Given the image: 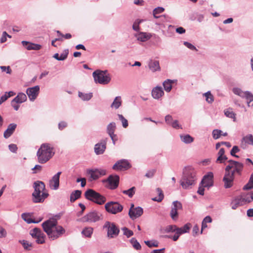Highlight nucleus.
I'll use <instances>...</instances> for the list:
<instances>
[{
    "label": "nucleus",
    "instance_id": "2f4dec72",
    "mask_svg": "<svg viewBox=\"0 0 253 253\" xmlns=\"http://www.w3.org/2000/svg\"><path fill=\"white\" fill-rule=\"evenodd\" d=\"M27 100V96L24 93H19L16 97L13 99V102L22 103Z\"/></svg>",
    "mask_w": 253,
    "mask_h": 253
},
{
    "label": "nucleus",
    "instance_id": "37998d69",
    "mask_svg": "<svg viewBox=\"0 0 253 253\" xmlns=\"http://www.w3.org/2000/svg\"><path fill=\"white\" fill-rule=\"evenodd\" d=\"M156 190L159 194V196H158V197H155L154 198H153L152 200L154 201L161 202L163 200V199L164 198V196L163 193V191L161 190V189L160 188H157Z\"/></svg>",
    "mask_w": 253,
    "mask_h": 253
},
{
    "label": "nucleus",
    "instance_id": "393cba45",
    "mask_svg": "<svg viewBox=\"0 0 253 253\" xmlns=\"http://www.w3.org/2000/svg\"><path fill=\"white\" fill-rule=\"evenodd\" d=\"M244 205L251 203L253 201V192L239 195Z\"/></svg>",
    "mask_w": 253,
    "mask_h": 253
},
{
    "label": "nucleus",
    "instance_id": "c9c22d12",
    "mask_svg": "<svg viewBox=\"0 0 253 253\" xmlns=\"http://www.w3.org/2000/svg\"><path fill=\"white\" fill-rule=\"evenodd\" d=\"M212 137L214 139H218L221 135L227 136V133H222V131L220 129H215L213 130L212 132Z\"/></svg>",
    "mask_w": 253,
    "mask_h": 253
},
{
    "label": "nucleus",
    "instance_id": "58836bf2",
    "mask_svg": "<svg viewBox=\"0 0 253 253\" xmlns=\"http://www.w3.org/2000/svg\"><path fill=\"white\" fill-rule=\"evenodd\" d=\"M245 142V143L248 144L253 146V135L251 134H249L243 137L242 139V142Z\"/></svg>",
    "mask_w": 253,
    "mask_h": 253
},
{
    "label": "nucleus",
    "instance_id": "4c0bfd02",
    "mask_svg": "<svg viewBox=\"0 0 253 253\" xmlns=\"http://www.w3.org/2000/svg\"><path fill=\"white\" fill-rule=\"evenodd\" d=\"M93 229L91 227H87L84 228L82 231V234L85 237H91L93 233Z\"/></svg>",
    "mask_w": 253,
    "mask_h": 253
},
{
    "label": "nucleus",
    "instance_id": "2eb2a0df",
    "mask_svg": "<svg viewBox=\"0 0 253 253\" xmlns=\"http://www.w3.org/2000/svg\"><path fill=\"white\" fill-rule=\"evenodd\" d=\"M232 91L235 94L242 98L249 99L250 101H253V94L249 91H243L241 89L238 87H234Z\"/></svg>",
    "mask_w": 253,
    "mask_h": 253
},
{
    "label": "nucleus",
    "instance_id": "5701e85b",
    "mask_svg": "<svg viewBox=\"0 0 253 253\" xmlns=\"http://www.w3.org/2000/svg\"><path fill=\"white\" fill-rule=\"evenodd\" d=\"M35 194L37 195L38 193L46 192L45 189V185L43 182L37 181L34 183Z\"/></svg>",
    "mask_w": 253,
    "mask_h": 253
},
{
    "label": "nucleus",
    "instance_id": "a18cd8bd",
    "mask_svg": "<svg viewBox=\"0 0 253 253\" xmlns=\"http://www.w3.org/2000/svg\"><path fill=\"white\" fill-rule=\"evenodd\" d=\"M135 192V187H132L128 190H123L122 193L127 195L129 198H132Z\"/></svg>",
    "mask_w": 253,
    "mask_h": 253
},
{
    "label": "nucleus",
    "instance_id": "6e6d98bb",
    "mask_svg": "<svg viewBox=\"0 0 253 253\" xmlns=\"http://www.w3.org/2000/svg\"><path fill=\"white\" fill-rule=\"evenodd\" d=\"M230 161H234V160H230L228 161L229 164L227 166L225 169V173H231L230 170L233 168L234 164H232Z\"/></svg>",
    "mask_w": 253,
    "mask_h": 253
},
{
    "label": "nucleus",
    "instance_id": "603ef678",
    "mask_svg": "<svg viewBox=\"0 0 253 253\" xmlns=\"http://www.w3.org/2000/svg\"><path fill=\"white\" fill-rule=\"evenodd\" d=\"M122 230L123 231L124 235L126 236L127 238H129L133 235V231L126 227H123Z\"/></svg>",
    "mask_w": 253,
    "mask_h": 253
},
{
    "label": "nucleus",
    "instance_id": "f257e3e1",
    "mask_svg": "<svg viewBox=\"0 0 253 253\" xmlns=\"http://www.w3.org/2000/svg\"><path fill=\"white\" fill-rule=\"evenodd\" d=\"M61 216V214L56 215L42 224L44 232L48 236V237L52 240L58 238L63 233V227L58 225L57 221L60 218Z\"/></svg>",
    "mask_w": 253,
    "mask_h": 253
},
{
    "label": "nucleus",
    "instance_id": "774afa93",
    "mask_svg": "<svg viewBox=\"0 0 253 253\" xmlns=\"http://www.w3.org/2000/svg\"><path fill=\"white\" fill-rule=\"evenodd\" d=\"M165 121L166 122L169 124L170 125L172 122V117L171 116L169 115H168L165 117Z\"/></svg>",
    "mask_w": 253,
    "mask_h": 253
},
{
    "label": "nucleus",
    "instance_id": "09e8293b",
    "mask_svg": "<svg viewBox=\"0 0 253 253\" xmlns=\"http://www.w3.org/2000/svg\"><path fill=\"white\" fill-rule=\"evenodd\" d=\"M206 97V100L209 103H211L214 101L213 96L211 94L210 91L204 94Z\"/></svg>",
    "mask_w": 253,
    "mask_h": 253
},
{
    "label": "nucleus",
    "instance_id": "a211bd4d",
    "mask_svg": "<svg viewBox=\"0 0 253 253\" xmlns=\"http://www.w3.org/2000/svg\"><path fill=\"white\" fill-rule=\"evenodd\" d=\"M234 178L235 177L233 176V173H225L223 178L225 188L228 189L232 187Z\"/></svg>",
    "mask_w": 253,
    "mask_h": 253
},
{
    "label": "nucleus",
    "instance_id": "5fc2aeb1",
    "mask_svg": "<svg viewBox=\"0 0 253 253\" xmlns=\"http://www.w3.org/2000/svg\"><path fill=\"white\" fill-rule=\"evenodd\" d=\"M176 226L175 225H168L166 228V232L167 233L176 232Z\"/></svg>",
    "mask_w": 253,
    "mask_h": 253
},
{
    "label": "nucleus",
    "instance_id": "6ab92c4d",
    "mask_svg": "<svg viewBox=\"0 0 253 253\" xmlns=\"http://www.w3.org/2000/svg\"><path fill=\"white\" fill-rule=\"evenodd\" d=\"M234 164L233 170L231 171V173H233V176L235 177V174L241 175L242 172L243 170L244 165L237 161H230Z\"/></svg>",
    "mask_w": 253,
    "mask_h": 253
},
{
    "label": "nucleus",
    "instance_id": "f8f14e48",
    "mask_svg": "<svg viewBox=\"0 0 253 253\" xmlns=\"http://www.w3.org/2000/svg\"><path fill=\"white\" fill-rule=\"evenodd\" d=\"M182 209V205L180 202L178 201L173 202L171 209L170 211V216L173 220L175 221L178 219V210Z\"/></svg>",
    "mask_w": 253,
    "mask_h": 253
},
{
    "label": "nucleus",
    "instance_id": "e2e57ef3",
    "mask_svg": "<svg viewBox=\"0 0 253 253\" xmlns=\"http://www.w3.org/2000/svg\"><path fill=\"white\" fill-rule=\"evenodd\" d=\"M0 68L1 69L2 72H6L7 74H11L12 71L9 66H0Z\"/></svg>",
    "mask_w": 253,
    "mask_h": 253
},
{
    "label": "nucleus",
    "instance_id": "052dcab7",
    "mask_svg": "<svg viewBox=\"0 0 253 253\" xmlns=\"http://www.w3.org/2000/svg\"><path fill=\"white\" fill-rule=\"evenodd\" d=\"M44 235L42 234L39 237L36 238V242L38 244H43L44 243Z\"/></svg>",
    "mask_w": 253,
    "mask_h": 253
},
{
    "label": "nucleus",
    "instance_id": "7ed1b4c3",
    "mask_svg": "<svg viewBox=\"0 0 253 253\" xmlns=\"http://www.w3.org/2000/svg\"><path fill=\"white\" fill-rule=\"evenodd\" d=\"M54 154L53 148L50 144L48 143L42 144L37 153L38 162L41 164L45 163L52 157Z\"/></svg>",
    "mask_w": 253,
    "mask_h": 253
},
{
    "label": "nucleus",
    "instance_id": "338daca9",
    "mask_svg": "<svg viewBox=\"0 0 253 253\" xmlns=\"http://www.w3.org/2000/svg\"><path fill=\"white\" fill-rule=\"evenodd\" d=\"M155 172L156 170L155 169L149 170L145 174V176L148 178H151L154 176Z\"/></svg>",
    "mask_w": 253,
    "mask_h": 253
},
{
    "label": "nucleus",
    "instance_id": "0eeeda50",
    "mask_svg": "<svg viewBox=\"0 0 253 253\" xmlns=\"http://www.w3.org/2000/svg\"><path fill=\"white\" fill-rule=\"evenodd\" d=\"M102 219V214L95 210L91 211L82 217L83 221L89 223L96 222Z\"/></svg>",
    "mask_w": 253,
    "mask_h": 253
},
{
    "label": "nucleus",
    "instance_id": "49530a36",
    "mask_svg": "<svg viewBox=\"0 0 253 253\" xmlns=\"http://www.w3.org/2000/svg\"><path fill=\"white\" fill-rule=\"evenodd\" d=\"M30 234L33 237L36 238L43 233L40 229L35 228L31 231Z\"/></svg>",
    "mask_w": 253,
    "mask_h": 253
},
{
    "label": "nucleus",
    "instance_id": "bb28decb",
    "mask_svg": "<svg viewBox=\"0 0 253 253\" xmlns=\"http://www.w3.org/2000/svg\"><path fill=\"white\" fill-rule=\"evenodd\" d=\"M231 208L233 210L237 209L239 207L244 206L239 196L234 197L231 202Z\"/></svg>",
    "mask_w": 253,
    "mask_h": 253
},
{
    "label": "nucleus",
    "instance_id": "7c9ffc66",
    "mask_svg": "<svg viewBox=\"0 0 253 253\" xmlns=\"http://www.w3.org/2000/svg\"><path fill=\"white\" fill-rule=\"evenodd\" d=\"M82 194V191L79 190H76L72 192L70 197V201L71 203L74 202L76 200L79 199Z\"/></svg>",
    "mask_w": 253,
    "mask_h": 253
},
{
    "label": "nucleus",
    "instance_id": "9d476101",
    "mask_svg": "<svg viewBox=\"0 0 253 253\" xmlns=\"http://www.w3.org/2000/svg\"><path fill=\"white\" fill-rule=\"evenodd\" d=\"M143 213V210L140 207H137L134 208L133 204H131L128 211V215L129 217L133 220L136 219L142 215Z\"/></svg>",
    "mask_w": 253,
    "mask_h": 253
},
{
    "label": "nucleus",
    "instance_id": "cd10ccee",
    "mask_svg": "<svg viewBox=\"0 0 253 253\" xmlns=\"http://www.w3.org/2000/svg\"><path fill=\"white\" fill-rule=\"evenodd\" d=\"M17 125L15 124H10L8 125L7 129L4 132L3 136L5 138L9 137L14 132Z\"/></svg>",
    "mask_w": 253,
    "mask_h": 253
},
{
    "label": "nucleus",
    "instance_id": "0e129e2a",
    "mask_svg": "<svg viewBox=\"0 0 253 253\" xmlns=\"http://www.w3.org/2000/svg\"><path fill=\"white\" fill-rule=\"evenodd\" d=\"M240 151V149L237 146H234L230 151V154L232 156H234V154H236V153H238Z\"/></svg>",
    "mask_w": 253,
    "mask_h": 253
},
{
    "label": "nucleus",
    "instance_id": "a19ab883",
    "mask_svg": "<svg viewBox=\"0 0 253 253\" xmlns=\"http://www.w3.org/2000/svg\"><path fill=\"white\" fill-rule=\"evenodd\" d=\"M225 115L228 118L233 119L234 121H235L236 117L235 114L233 112L232 109L229 108L224 111Z\"/></svg>",
    "mask_w": 253,
    "mask_h": 253
},
{
    "label": "nucleus",
    "instance_id": "8fccbe9b",
    "mask_svg": "<svg viewBox=\"0 0 253 253\" xmlns=\"http://www.w3.org/2000/svg\"><path fill=\"white\" fill-rule=\"evenodd\" d=\"M145 244L149 248L157 247L159 242L156 240L146 241L144 242Z\"/></svg>",
    "mask_w": 253,
    "mask_h": 253
},
{
    "label": "nucleus",
    "instance_id": "13d9d810",
    "mask_svg": "<svg viewBox=\"0 0 253 253\" xmlns=\"http://www.w3.org/2000/svg\"><path fill=\"white\" fill-rule=\"evenodd\" d=\"M184 44L189 49H191V50H197L196 47L193 45V44H192L191 43L188 42H184Z\"/></svg>",
    "mask_w": 253,
    "mask_h": 253
},
{
    "label": "nucleus",
    "instance_id": "69168bd1",
    "mask_svg": "<svg viewBox=\"0 0 253 253\" xmlns=\"http://www.w3.org/2000/svg\"><path fill=\"white\" fill-rule=\"evenodd\" d=\"M196 20L200 23L202 22L204 19V15L202 14L196 13Z\"/></svg>",
    "mask_w": 253,
    "mask_h": 253
},
{
    "label": "nucleus",
    "instance_id": "f03ea898",
    "mask_svg": "<svg viewBox=\"0 0 253 253\" xmlns=\"http://www.w3.org/2000/svg\"><path fill=\"white\" fill-rule=\"evenodd\" d=\"M197 180L196 170L191 167H185L180 183L183 189H190Z\"/></svg>",
    "mask_w": 253,
    "mask_h": 253
},
{
    "label": "nucleus",
    "instance_id": "6e6552de",
    "mask_svg": "<svg viewBox=\"0 0 253 253\" xmlns=\"http://www.w3.org/2000/svg\"><path fill=\"white\" fill-rule=\"evenodd\" d=\"M103 228L107 229V236L110 238L116 237L120 233L119 229L114 222L106 221L103 225Z\"/></svg>",
    "mask_w": 253,
    "mask_h": 253
},
{
    "label": "nucleus",
    "instance_id": "4d7b16f0",
    "mask_svg": "<svg viewBox=\"0 0 253 253\" xmlns=\"http://www.w3.org/2000/svg\"><path fill=\"white\" fill-rule=\"evenodd\" d=\"M191 227V224L189 223H186L183 227H181V229L183 231L184 233L189 232L190 229Z\"/></svg>",
    "mask_w": 253,
    "mask_h": 253
},
{
    "label": "nucleus",
    "instance_id": "dca6fc26",
    "mask_svg": "<svg viewBox=\"0 0 253 253\" xmlns=\"http://www.w3.org/2000/svg\"><path fill=\"white\" fill-rule=\"evenodd\" d=\"M213 174L212 172H208L207 174L203 177L200 183V185L203 186V187H206L212 186L213 185Z\"/></svg>",
    "mask_w": 253,
    "mask_h": 253
},
{
    "label": "nucleus",
    "instance_id": "423d86ee",
    "mask_svg": "<svg viewBox=\"0 0 253 253\" xmlns=\"http://www.w3.org/2000/svg\"><path fill=\"white\" fill-rule=\"evenodd\" d=\"M105 209L109 213L116 214L121 212L124 207L118 202L110 201L105 205Z\"/></svg>",
    "mask_w": 253,
    "mask_h": 253
},
{
    "label": "nucleus",
    "instance_id": "c756f323",
    "mask_svg": "<svg viewBox=\"0 0 253 253\" xmlns=\"http://www.w3.org/2000/svg\"><path fill=\"white\" fill-rule=\"evenodd\" d=\"M175 81L176 80L167 79L163 82V85L166 92H169L170 91L172 88V84L175 83Z\"/></svg>",
    "mask_w": 253,
    "mask_h": 253
},
{
    "label": "nucleus",
    "instance_id": "aec40b11",
    "mask_svg": "<svg viewBox=\"0 0 253 253\" xmlns=\"http://www.w3.org/2000/svg\"><path fill=\"white\" fill-rule=\"evenodd\" d=\"M47 192L38 193L37 195L35 193H32V200L34 203H42L48 197Z\"/></svg>",
    "mask_w": 253,
    "mask_h": 253
},
{
    "label": "nucleus",
    "instance_id": "9b49d317",
    "mask_svg": "<svg viewBox=\"0 0 253 253\" xmlns=\"http://www.w3.org/2000/svg\"><path fill=\"white\" fill-rule=\"evenodd\" d=\"M106 169H91L87 170V173L90 175V178L92 180H97L100 176L106 175Z\"/></svg>",
    "mask_w": 253,
    "mask_h": 253
},
{
    "label": "nucleus",
    "instance_id": "b1692460",
    "mask_svg": "<svg viewBox=\"0 0 253 253\" xmlns=\"http://www.w3.org/2000/svg\"><path fill=\"white\" fill-rule=\"evenodd\" d=\"M116 128V124L114 122L110 123L107 126V131L109 136H110L114 144L115 143V140L114 137L116 135L114 134V132Z\"/></svg>",
    "mask_w": 253,
    "mask_h": 253
},
{
    "label": "nucleus",
    "instance_id": "f3484780",
    "mask_svg": "<svg viewBox=\"0 0 253 253\" xmlns=\"http://www.w3.org/2000/svg\"><path fill=\"white\" fill-rule=\"evenodd\" d=\"M40 92V86L36 85L32 87H29L27 89L26 93L29 98L31 101H34L37 97Z\"/></svg>",
    "mask_w": 253,
    "mask_h": 253
},
{
    "label": "nucleus",
    "instance_id": "4be33fe9",
    "mask_svg": "<svg viewBox=\"0 0 253 253\" xmlns=\"http://www.w3.org/2000/svg\"><path fill=\"white\" fill-rule=\"evenodd\" d=\"M151 94L153 98L159 99L164 95V92L161 86H157L152 89Z\"/></svg>",
    "mask_w": 253,
    "mask_h": 253
},
{
    "label": "nucleus",
    "instance_id": "ea45409f",
    "mask_svg": "<svg viewBox=\"0 0 253 253\" xmlns=\"http://www.w3.org/2000/svg\"><path fill=\"white\" fill-rule=\"evenodd\" d=\"M253 188V173H252L248 182L243 187V190H249Z\"/></svg>",
    "mask_w": 253,
    "mask_h": 253
},
{
    "label": "nucleus",
    "instance_id": "f704fd0d",
    "mask_svg": "<svg viewBox=\"0 0 253 253\" xmlns=\"http://www.w3.org/2000/svg\"><path fill=\"white\" fill-rule=\"evenodd\" d=\"M79 97L84 101H88L93 96L92 93H84L79 91L78 93Z\"/></svg>",
    "mask_w": 253,
    "mask_h": 253
},
{
    "label": "nucleus",
    "instance_id": "c85d7f7f",
    "mask_svg": "<svg viewBox=\"0 0 253 253\" xmlns=\"http://www.w3.org/2000/svg\"><path fill=\"white\" fill-rule=\"evenodd\" d=\"M148 66L150 70H151L153 72L160 71L161 69L159 62L157 60H151L149 62Z\"/></svg>",
    "mask_w": 253,
    "mask_h": 253
},
{
    "label": "nucleus",
    "instance_id": "39448f33",
    "mask_svg": "<svg viewBox=\"0 0 253 253\" xmlns=\"http://www.w3.org/2000/svg\"><path fill=\"white\" fill-rule=\"evenodd\" d=\"M84 196L87 200L99 205L104 204L106 201L105 197L91 189L85 192Z\"/></svg>",
    "mask_w": 253,
    "mask_h": 253
},
{
    "label": "nucleus",
    "instance_id": "412c9836",
    "mask_svg": "<svg viewBox=\"0 0 253 253\" xmlns=\"http://www.w3.org/2000/svg\"><path fill=\"white\" fill-rule=\"evenodd\" d=\"M61 172H58L54 175L52 178L49 182V185L51 189L56 190L59 187V177L61 174Z\"/></svg>",
    "mask_w": 253,
    "mask_h": 253
},
{
    "label": "nucleus",
    "instance_id": "864d4df0",
    "mask_svg": "<svg viewBox=\"0 0 253 253\" xmlns=\"http://www.w3.org/2000/svg\"><path fill=\"white\" fill-rule=\"evenodd\" d=\"M143 20L137 19L134 22L132 29L135 31H138L139 30V24L142 22Z\"/></svg>",
    "mask_w": 253,
    "mask_h": 253
},
{
    "label": "nucleus",
    "instance_id": "3c124183",
    "mask_svg": "<svg viewBox=\"0 0 253 253\" xmlns=\"http://www.w3.org/2000/svg\"><path fill=\"white\" fill-rule=\"evenodd\" d=\"M119 119L121 121L122 126L124 128L128 126V124L127 120L121 114L118 115Z\"/></svg>",
    "mask_w": 253,
    "mask_h": 253
},
{
    "label": "nucleus",
    "instance_id": "a878e982",
    "mask_svg": "<svg viewBox=\"0 0 253 253\" xmlns=\"http://www.w3.org/2000/svg\"><path fill=\"white\" fill-rule=\"evenodd\" d=\"M22 45L25 46L27 49L30 50H39L41 48V45L38 44H35L26 41L22 42Z\"/></svg>",
    "mask_w": 253,
    "mask_h": 253
},
{
    "label": "nucleus",
    "instance_id": "1a4fd4ad",
    "mask_svg": "<svg viewBox=\"0 0 253 253\" xmlns=\"http://www.w3.org/2000/svg\"><path fill=\"white\" fill-rule=\"evenodd\" d=\"M131 168V164L126 159L118 161L113 166L112 169L115 170H125Z\"/></svg>",
    "mask_w": 253,
    "mask_h": 253
},
{
    "label": "nucleus",
    "instance_id": "473e14b6",
    "mask_svg": "<svg viewBox=\"0 0 253 253\" xmlns=\"http://www.w3.org/2000/svg\"><path fill=\"white\" fill-rule=\"evenodd\" d=\"M151 37V35L150 34L141 32L138 35L137 39L138 41L144 42L149 40Z\"/></svg>",
    "mask_w": 253,
    "mask_h": 253
},
{
    "label": "nucleus",
    "instance_id": "72a5a7b5",
    "mask_svg": "<svg viewBox=\"0 0 253 253\" xmlns=\"http://www.w3.org/2000/svg\"><path fill=\"white\" fill-rule=\"evenodd\" d=\"M181 140L185 144H189L193 142L194 138L189 134L180 135Z\"/></svg>",
    "mask_w": 253,
    "mask_h": 253
},
{
    "label": "nucleus",
    "instance_id": "79ce46f5",
    "mask_svg": "<svg viewBox=\"0 0 253 253\" xmlns=\"http://www.w3.org/2000/svg\"><path fill=\"white\" fill-rule=\"evenodd\" d=\"M130 243L132 245L133 248L136 250H140L141 249V246L139 243L135 238H132L130 240Z\"/></svg>",
    "mask_w": 253,
    "mask_h": 253
},
{
    "label": "nucleus",
    "instance_id": "bf43d9fd",
    "mask_svg": "<svg viewBox=\"0 0 253 253\" xmlns=\"http://www.w3.org/2000/svg\"><path fill=\"white\" fill-rule=\"evenodd\" d=\"M220 158H219V160H218V157H217L216 160V163H224L225 161L227 160V157L225 155H222V156H220Z\"/></svg>",
    "mask_w": 253,
    "mask_h": 253
},
{
    "label": "nucleus",
    "instance_id": "20e7f679",
    "mask_svg": "<svg viewBox=\"0 0 253 253\" xmlns=\"http://www.w3.org/2000/svg\"><path fill=\"white\" fill-rule=\"evenodd\" d=\"M92 76L95 83L103 85L108 84L111 80L107 70H96L93 72Z\"/></svg>",
    "mask_w": 253,
    "mask_h": 253
},
{
    "label": "nucleus",
    "instance_id": "c03bdc74",
    "mask_svg": "<svg viewBox=\"0 0 253 253\" xmlns=\"http://www.w3.org/2000/svg\"><path fill=\"white\" fill-rule=\"evenodd\" d=\"M21 217H22V219L24 220H25V221H26L28 223H38L39 222V221L36 222V221L33 220L31 219V215H30L29 213H22L21 215Z\"/></svg>",
    "mask_w": 253,
    "mask_h": 253
},
{
    "label": "nucleus",
    "instance_id": "e433bc0d",
    "mask_svg": "<svg viewBox=\"0 0 253 253\" xmlns=\"http://www.w3.org/2000/svg\"><path fill=\"white\" fill-rule=\"evenodd\" d=\"M122 104V100L121 96H117L114 99L113 103L111 105L112 108L116 109H118Z\"/></svg>",
    "mask_w": 253,
    "mask_h": 253
},
{
    "label": "nucleus",
    "instance_id": "4468645a",
    "mask_svg": "<svg viewBox=\"0 0 253 253\" xmlns=\"http://www.w3.org/2000/svg\"><path fill=\"white\" fill-rule=\"evenodd\" d=\"M107 138L102 139L99 142L94 145V152L97 155H101L104 153L106 149Z\"/></svg>",
    "mask_w": 253,
    "mask_h": 253
},
{
    "label": "nucleus",
    "instance_id": "ddd939ff",
    "mask_svg": "<svg viewBox=\"0 0 253 253\" xmlns=\"http://www.w3.org/2000/svg\"><path fill=\"white\" fill-rule=\"evenodd\" d=\"M120 177L118 175H110L108 177L103 180V182H108L110 189H116L119 184Z\"/></svg>",
    "mask_w": 253,
    "mask_h": 253
},
{
    "label": "nucleus",
    "instance_id": "de8ad7c7",
    "mask_svg": "<svg viewBox=\"0 0 253 253\" xmlns=\"http://www.w3.org/2000/svg\"><path fill=\"white\" fill-rule=\"evenodd\" d=\"M165 9L163 7H157L153 10V16L155 18L160 17V16H157V14L162 13Z\"/></svg>",
    "mask_w": 253,
    "mask_h": 253
},
{
    "label": "nucleus",
    "instance_id": "680f3d73",
    "mask_svg": "<svg viewBox=\"0 0 253 253\" xmlns=\"http://www.w3.org/2000/svg\"><path fill=\"white\" fill-rule=\"evenodd\" d=\"M22 245L24 249L27 250H30V247H32L31 244H30L29 242L27 241L24 240L23 241Z\"/></svg>",
    "mask_w": 253,
    "mask_h": 253
}]
</instances>
